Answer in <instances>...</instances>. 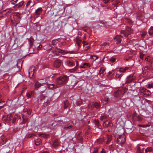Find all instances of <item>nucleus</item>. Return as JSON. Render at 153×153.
<instances>
[{"instance_id":"f257e3e1","label":"nucleus","mask_w":153,"mask_h":153,"mask_svg":"<svg viewBox=\"0 0 153 153\" xmlns=\"http://www.w3.org/2000/svg\"><path fill=\"white\" fill-rule=\"evenodd\" d=\"M68 77L65 76H61L57 78L56 80V83L58 85H63L68 82Z\"/></svg>"},{"instance_id":"f03ea898","label":"nucleus","mask_w":153,"mask_h":153,"mask_svg":"<svg viewBox=\"0 0 153 153\" xmlns=\"http://www.w3.org/2000/svg\"><path fill=\"white\" fill-rule=\"evenodd\" d=\"M128 68L126 67L125 68H121L119 70V71H117L115 75L116 79L120 80L121 77L123 76L122 73L125 72L127 70Z\"/></svg>"},{"instance_id":"7ed1b4c3","label":"nucleus","mask_w":153,"mask_h":153,"mask_svg":"<svg viewBox=\"0 0 153 153\" xmlns=\"http://www.w3.org/2000/svg\"><path fill=\"white\" fill-rule=\"evenodd\" d=\"M126 141V136L124 135H120L117 139V142L118 144L121 145Z\"/></svg>"},{"instance_id":"20e7f679","label":"nucleus","mask_w":153,"mask_h":153,"mask_svg":"<svg viewBox=\"0 0 153 153\" xmlns=\"http://www.w3.org/2000/svg\"><path fill=\"white\" fill-rule=\"evenodd\" d=\"M28 42L30 45L29 52L30 53H33L36 49V47L34 45H33V41L31 40L28 39Z\"/></svg>"},{"instance_id":"39448f33","label":"nucleus","mask_w":153,"mask_h":153,"mask_svg":"<svg viewBox=\"0 0 153 153\" xmlns=\"http://www.w3.org/2000/svg\"><path fill=\"white\" fill-rule=\"evenodd\" d=\"M124 93V90L121 88H120L117 91L114 92V95L115 97H118L123 94Z\"/></svg>"},{"instance_id":"423d86ee","label":"nucleus","mask_w":153,"mask_h":153,"mask_svg":"<svg viewBox=\"0 0 153 153\" xmlns=\"http://www.w3.org/2000/svg\"><path fill=\"white\" fill-rule=\"evenodd\" d=\"M47 79H40L39 82H36L35 84L36 88H38L41 86V84L47 83Z\"/></svg>"},{"instance_id":"0eeeda50","label":"nucleus","mask_w":153,"mask_h":153,"mask_svg":"<svg viewBox=\"0 0 153 153\" xmlns=\"http://www.w3.org/2000/svg\"><path fill=\"white\" fill-rule=\"evenodd\" d=\"M13 119V116L11 114H8L7 116H4L3 118V120L7 123L10 122Z\"/></svg>"},{"instance_id":"6e6552de","label":"nucleus","mask_w":153,"mask_h":153,"mask_svg":"<svg viewBox=\"0 0 153 153\" xmlns=\"http://www.w3.org/2000/svg\"><path fill=\"white\" fill-rule=\"evenodd\" d=\"M56 53H62L63 54H65L66 53H69L70 54L75 53L73 51H70L67 53H66L65 51H64L63 50H62V49H58L56 51Z\"/></svg>"},{"instance_id":"1a4fd4ad","label":"nucleus","mask_w":153,"mask_h":153,"mask_svg":"<svg viewBox=\"0 0 153 153\" xmlns=\"http://www.w3.org/2000/svg\"><path fill=\"white\" fill-rule=\"evenodd\" d=\"M123 37L120 35H117L114 38V40L117 44L121 43Z\"/></svg>"},{"instance_id":"9d476101","label":"nucleus","mask_w":153,"mask_h":153,"mask_svg":"<svg viewBox=\"0 0 153 153\" xmlns=\"http://www.w3.org/2000/svg\"><path fill=\"white\" fill-rule=\"evenodd\" d=\"M13 10L10 8L7 9L5 10L2 11V13L4 15V16H6L8 15L10 13H11Z\"/></svg>"},{"instance_id":"9b49d317","label":"nucleus","mask_w":153,"mask_h":153,"mask_svg":"<svg viewBox=\"0 0 153 153\" xmlns=\"http://www.w3.org/2000/svg\"><path fill=\"white\" fill-rule=\"evenodd\" d=\"M62 62L59 59L56 60L54 63V66L56 68L59 67L61 65Z\"/></svg>"},{"instance_id":"f8f14e48","label":"nucleus","mask_w":153,"mask_h":153,"mask_svg":"<svg viewBox=\"0 0 153 153\" xmlns=\"http://www.w3.org/2000/svg\"><path fill=\"white\" fill-rule=\"evenodd\" d=\"M101 48H102L104 49L108 50L110 48V44L105 42L101 44Z\"/></svg>"},{"instance_id":"ddd939ff","label":"nucleus","mask_w":153,"mask_h":153,"mask_svg":"<svg viewBox=\"0 0 153 153\" xmlns=\"http://www.w3.org/2000/svg\"><path fill=\"white\" fill-rule=\"evenodd\" d=\"M35 70V67L33 66H31L29 69L28 74L30 76V75L33 76L34 73V71Z\"/></svg>"},{"instance_id":"4468645a","label":"nucleus","mask_w":153,"mask_h":153,"mask_svg":"<svg viewBox=\"0 0 153 153\" xmlns=\"http://www.w3.org/2000/svg\"><path fill=\"white\" fill-rule=\"evenodd\" d=\"M103 126L105 127H108V126H113L112 123H111L110 121L106 120L103 123Z\"/></svg>"},{"instance_id":"2eb2a0df","label":"nucleus","mask_w":153,"mask_h":153,"mask_svg":"<svg viewBox=\"0 0 153 153\" xmlns=\"http://www.w3.org/2000/svg\"><path fill=\"white\" fill-rule=\"evenodd\" d=\"M137 151L140 153H145V150H144V148L143 146H139L138 145L137 146Z\"/></svg>"},{"instance_id":"dca6fc26","label":"nucleus","mask_w":153,"mask_h":153,"mask_svg":"<svg viewBox=\"0 0 153 153\" xmlns=\"http://www.w3.org/2000/svg\"><path fill=\"white\" fill-rule=\"evenodd\" d=\"M90 67V65L89 63H84L81 65L79 67L80 68H87Z\"/></svg>"},{"instance_id":"f3484780","label":"nucleus","mask_w":153,"mask_h":153,"mask_svg":"<svg viewBox=\"0 0 153 153\" xmlns=\"http://www.w3.org/2000/svg\"><path fill=\"white\" fill-rule=\"evenodd\" d=\"M42 11V9L41 7L38 8L35 11V14L37 16L39 15Z\"/></svg>"},{"instance_id":"a211bd4d","label":"nucleus","mask_w":153,"mask_h":153,"mask_svg":"<svg viewBox=\"0 0 153 153\" xmlns=\"http://www.w3.org/2000/svg\"><path fill=\"white\" fill-rule=\"evenodd\" d=\"M134 80V78L131 76H129L127 77L126 79V82L127 83H130Z\"/></svg>"},{"instance_id":"6ab92c4d","label":"nucleus","mask_w":153,"mask_h":153,"mask_svg":"<svg viewBox=\"0 0 153 153\" xmlns=\"http://www.w3.org/2000/svg\"><path fill=\"white\" fill-rule=\"evenodd\" d=\"M67 64L68 66H73L75 65L74 62H73L72 61H67Z\"/></svg>"},{"instance_id":"aec40b11","label":"nucleus","mask_w":153,"mask_h":153,"mask_svg":"<svg viewBox=\"0 0 153 153\" xmlns=\"http://www.w3.org/2000/svg\"><path fill=\"white\" fill-rule=\"evenodd\" d=\"M93 107L95 108L96 109H98L100 108V103L97 102H95L93 104Z\"/></svg>"},{"instance_id":"412c9836","label":"nucleus","mask_w":153,"mask_h":153,"mask_svg":"<svg viewBox=\"0 0 153 153\" xmlns=\"http://www.w3.org/2000/svg\"><path fill=\"white\" fill-rule=\"evenodd\" d=\"M59 144V143L57 140H56L53 142L52 146L54 147H56L58 146Z\"/></svg>"},{"instance_id":"4be33fe9","label":"nucleus","mask_w":153,"mask_h":153,"mask_svg":"<svg viewBox=\"0 0 153 153\" xmlns=\"http://www.w3.org/2000/svg\"><path fill=\"white\" fill-rule=\"evenodd\" d=\"M148 32L150 36H153V27H151L149 30Z\"/></svg>"},{"instance_id":"5701e85b","label":"nucleus","mask_w":153,"mask_h":153,"mask_svg":"<svg viewBox=\"0 0 153 153\" xmlns=\"http://www.w3.org/2000/svg\"><path fill=\"white\" fill-rule=\"evenodd\" d=\"M41 140L39 138L36 139L35 140V143L36 145H39L42 143Z\"/></svg>"},{"instance_id":"b1692460","label":"nucleus","mask_w":153,"mask_h":153,"mask_svg":"<svg viewBox=\"0 0 153 153\" xmlns=\"http://www.w3.org/2000/svg\"><path fill=\"white\" fill-rule=\"evenodd\" d=\"M0 140H1V141L3 144H4L5 143L7 140L6 139L4 138L3 135H2L0 137Z\"/></svg>"},{"instance_id":"393cba45","label":"nucleus","mask_w":153,"mask_h":153,"mask_svg":"<svg viewBox=\"0 0 153 153\" xmlns=\"http://www.w3.org/2000/svg\"><path fill=\"white\" fill-rule=\"evenodd\" d=\"M24 4V2L23 1H21L17 4V6L18 8L22 7Z\"/></svg>"},{"instance_id":"a878e982","label":"nucleus","mask_w":153,"mask_h":153,"mask_svg":"<svg viewBox=\"0 0 153 153\" xmlns=\"http://www.w3.org/2000/svg\"><path fill=\"white\" fill-rule=\"evenodd\" d=\"M105 69L103 68H101L99 71V74L100 75L101 74H102V75L104 74V72L105 71Z\"/></svg>"},{"instance_id":"bb28decb","label":"nucleus","mask_w":153,"mask_h":153,"mask_svg":"<svg viewBox=\"0 0 153 153\" xmlns=\"http://www.w3.org/2000/svg\"><path fill=\"white\" fill-rule=\"evenodd\" d=\"M135 113L133 114V118L134 119H137V120L138 121H140L142 120V118L140 116H135Z\"/></svg>"},{"instance_id":"cd10ccee","label":"nucleus","mask_w":153,"mask_h":153,"mask_svg":"<svg viewBox=\"0 0 153 153\" xmlns=\"http://www.w3.org/2000/svg\"><path fill=\"white\" fill-rule=\"evenodd\" d=\"M69 104L67 100L65 101L64 102V108L65 109L69 106Z\"/></svg>"},{"instance_id":"c85d7f7f","label":"nucleus","mask_w":153,"mask_h":153,"mask_svg":"<svg viewBox=\"0 0 153 153\" xmlns=\"http://www.w3.org/2000/svg\"><path fill=\"white\" fill-rule=\"evenodd\" d=\"M54 86L55 85L54 84H48L47 85V87L50 89H52L54 88H56V87H55Z\"/></svg>"},{"instance_id":"c756f323","label":"nucleus","mask_w":153,"mask_h":153,"mask_svg":"<svg viewBox=\"0 0 153 153\" xmlns=\"http://www.w3.org/2000/svg\"><path fill=\"white\" fill-rule=\"evenodd\" d=\"M152 151V148L151 147H148L145 150V153H147L148 152H151Z\"/></svg>"},{"instance_id":"7c9ffc66","label":"nucleus","mask_w":153,"mask_h":153,"mask_svg":"<svg viewBox=\"0 0 153 153\" xmlns=\"http://www.w3.org/2000/svg\"><path fill=\"white\" fill-rule=\"evenodd\" d=\"M107 141L106 143L107 144H108L111 140V136L108 135L107 136Z\"/></svg>"},{"instance_id":"2f4dec72","label":"nucleus","mask_w":153,"mask_h":153,"mask_svg":"<svg viewBox=\"0 0 153 153\" xmlns=\"http://www.w3.org/2000/svg\"><path fill=\"white\" fill-rule=\"evenodd\" d=\"M150 92L149 91L146 89L145 91L144 95L146 96H149L150 95Z\"/></svg>"},{"instance_id":"473e14b6","label":"nucleus","mask_w":153,"mask_h":153,"mask_svg":"<svg viewBox=\"0 0 153 153\" xmlns=\"http://www.w3.org/2000/svg\"><path fill=\"white\" fill-rule=\"evenodd\" d=\"M109 60L111 62L113 63L115 62L116 59V58L114 57H112L110 58Z\"/></svg>"},{"instance_id":"72a5a7b5","label":"nucleus","mask_w":153,"mask_h":153,"mask_svg":"<svg viewBox=\"0 0 153 153\" xmlns=\"http://www.w3.org/2000/svg\"><path fill=\"white\" fill-rule=\"evenodd\" d=\"M103 104H106L108 102V98L106 99L105 100H101Z\"/></svg>"},{"instance_id":"f704fd0d","label":"nucleus","mask_w":153,"mask_h":153,"mask_svg":"<svg viewBox=\"0 0 153 153\" xmlns=\"http://www.w3.org/2000/svg\"><path fill=\"white\" fill-rule=\"evenodd\" d=\"M104 140L102 139H97V142L99 144H101L104 141Z\"/></svg>"},{"instance_id":"c9c22d12","label":"nucleus","mask_w":153,"mask_h":153,"mask_svg":"<svg viewBox=\"0 0 153 153\" xmlns=\"http://www.w3.org/2000/svg\"><path fill=\"white\" fill-rule=\"evenodd\" d=\"M106 118H107L106 116H103L100 117V119L101 120L105 121H105L106 120H105L106 119Z\"/></svg>"},{"instance_id":"e433bc0d","label":"nucleus","mask_w":153,"mask_h":153,"mask_svg":"<svg viewBox=\"0 0 153 153\" xmlns=\"http://www.w3.org/2000/svg\"><path fill=\"white\" fill-rule=\"evenodd\" d=\"M76 68V67H74L73 68L69 69V71L70 72L73 73L77 69Z\"/></svg>"},{"instance_id":"4c0bfd02","label":"nucleus","mask_w":153,"mask_h":153,"mask_svg":"<svg viewBox=\"0 0 153 153\" xmlns=\"http://www.w3.org/2000/svg\"><path fill=\"white\" fill-rule=\"evenodd\" d=\"M147 34V33L145 31L143 32L141 34V37L144 38Z\"/></svg>"},{"instance_id":"58836bf2","label":"nucleus","mask_w":153,"mask_h":153,"mask_svg":"<svg viewBox=\"0 0 153 153\" xmlns=\"http://www.w3.org/2000/svg\"><path fill=\"white\" fill-rule=\"evenodd\" d=\"M98 58V57L96 55H93L91 56V59L94 61H95Z\"/></svg>"},{"instance_id":"ea45409f","label":"nucleus","mask_w":153,"mask_h":153,"mask_svg":"<svg viewBox=\"0 0 153 153\" xmlns=\"http://www.w3.org/2000/svg\"><path fill=\"white\" fill-rule=\"evenodd\" d=\"M77 138L78 140L80 141H82L83 140V138L82 135H78Z\"/></svg>"},{"instance_id":"a19ab883","label":"nucleus","mask_w":153,"mask_h":153,"mask_svg":"<svg viewBox=\"0 0 153 153\" xmlns=\"http://www.w3.org/2000/svg\"><path fill=\"white\" fill-rule=\"evenodd\" d=\"M100 23L101 24H104L106 26L108 25L107 23L104 20L101 21H100Z\"/></svg>"},{"instance_id":"79ce46f5","label":"nucleus","mask_w":153,"mask_h":153,"mask_svg":"<svg viewBox=\"0 0 153 153\" xmlns=\"http://www.w3.org/2000/svg\"><path fill=\"white\" fill-rule=\"evenodd\" d=\"M58 42V40H53L52 42V44L53 45H55Z\"/></svg>"},{"instance_id":"37998d69","label":"nucleus","mask_w":153,"mask_h":153,"mask_svg":"<svg viewBox=\"0 0 153 153\" xmlns=\"http://www.w3.org/2000/svg\"><path fill=\"white\" fill-rule=\"evenodd\" d=\"M44 47L45 48H47L49 50H51L52 48L51 47L50 45H45V46H44Z\"/></svg>"},{"instance_id":"c03bdc74","label":"nucleus","mask_w":153,"mask_h":153,"mask_svg":"<svg viewBox=\"0 0 153 153\" xmlns=\"http://www.w3.org/2000/svg\"><path fill=\"white\" fill-rule=\"evenodd\" d=\"M139 126L143 128L149 127V125H139Z\"/></svg>"},{"instance_id":"a18cd8bd","label":"nucleus","mask_w":153,"mask_h":153,"mask_svg":"<svg viewBox=\"0 0 153 153\" xmlns=\"http://www.w3.org/2000/svg\"><path fill=\"white\" fill-rule=\"evenodd\" d=\"M131 58V56H126L125 57V59L126 60V61H128V60L129 59Z\"/></svg>"},{"instance_id":"49530a36","label":"nucleus","mask_w":153,"mask_h":153,"mask_svg":"<svg viewBox=\"0 0 153 153\" xmlns=\"http://www.w3.org/2000/svg\"><path fill=\"white\" fill-rule=\"evenodd\" d=\"M31 111H32V110L30 109H27V113L28 115H30L31 113Z\"/></svg>"},{"instance_id":"de8ad7c7","label":"nucleus","mask_w":153,"mask_h":153,"mask_svg":"<svg viewBox=\"0 0 153 153\" xmlns=\"http://www.w3.org/2000/svg\"><path fill=\"white\" fill-rule=\"evenodd\" d=\"M81 42L82 41H79L77 42V44L78 46L80 47L82 45Z\"/></svg>"},{"instance_id":"09e8293b","label":"nucleus","mask_w":153,"mask_h":153,"mask_svg":"<svg viewBox=\"0 0 153 153\" xmlns=\"http://www.w3.org/2000/svg\"><path fill=\"white\" fill-rule=\"evenodd\" d=\"M71 127V126H65L64 127V128L67 130V129H70Z\"/></svg>"},{"instance_id":"8fccbe9b","label":"nucleus","mask_w":153,"mask_h":153,"mask_svg":"<svg viewBox=\"0 0 153 153\" xmlns=\"http://www.w3.org/2000/svg\"><path fill=\"white\" fill-rule=\"evenodd\" d=\"M39 136L41 137H47L46 135L43 134H39Z\"/></svg>"},{"instance_id":"3c124183","label":"nucleus","mask_w":153,"mask_h":153,"mask_svg":"<svg viewBox=\"0 0 153 153\" xmlns=\"http://www.w3.org/2000/svg\"><path fill=\"white\" fill-rule=\"evenodd\" d=\"M146 90V89L143 88L140 90V91L141 93H143V94L144 95L145 93V91Z\"/></svg>"},{"instance_id":"603ef678","label":"nucleus","mask_w":153,"mask_h":153,"mask_svg":"<svg viewBox=\"0 0 153 153\" xmlns=\"http://www.w3.org/2000/svg\"><path fill=\"white\" fill-rule=\"evenodd\" d=\"M95 125L97 126H99V122L98 120H95Z\"/></svg>"},{"instance_id":"864d4df0","label":"nucleus","mask_w":153,"mask_h":153,"mask_svg":"<svg viewBox=\"0 0 153 153\" xmlns=\"http://www.w3.org/2000/svg\"><path fill=\"white\" fill-rule=\"evenodd\" d=\"M75 62L76 64V65L75 67H76V68H77V69L78 68V65H79L78 62L77 61H75Z\"/></svg>"},{"instance_id":"5fc2aeb1","label":"nucleus","mask_w":153,"mask_h":153,"mask_svg":"<svg viewBox=\"0 0 153 153\" xmlns=\"http://www.w3.org/2000/svg\"><path fill=\"white\" fill-rule=\"evenodd\" d=\"M31 2V1H28L27 3L26 7H28L30 5V4Z\"/></svg>"},{"instance_id":"6e6d98bb","label":"nucleus","mask_w":153,"mask_h":153,"mask_svg":"<svg viewBox=\"0 0 153 153\" xmlns=\"http://www.w3.org/2000/svg\"><path fill=\"white\" fill-rule=\"evenodd\" d=\"M153 87V85L151 84H149L148 85L147 87L149 88H151Z\"/></svg>"},{"instance_id":"4d7b16f0","label":"nucleus","mask_w":153,"mask_h":153,"mask_svg":"<svg viewBox=\"0 0 153 153\" xmlns=\"http://www.w3.org/2000/svg\"><path fill=\"white\" fill-rule=\"evenodd\" d=\"M13 1V0H12L10 1V3L12 4L15 5L16 4V3L15 2H14Z\"/></svg>"},{"instance_id":"13d9d810","label":"nucleus","mask_w":153,"mask_h":153,"mask_svg":"<svg viewBox=\"0 0 153 153\" xmlns=\"http://www.w3.org/2000/svg\"><path fill=\"white\" fill-rule=\"evenodd\" d=\"M4 15L2 13V11L0 13V18L4 17Z\"/></svg>"},{"instance_id":"bf43d9fd","label":"nucleus","mask_w":153,"mask_h":153,"mask_svg":"<svg viewBox=\"0 0 153 153\" xmlns=\"http://www.w3.org/2000/svg\"><path fill=\"white\" fill-rule=\"evenodd\" d=\"M98 152L97 149L96 148L94 149V151L93 152V153H97Z\"/></svg>"},{"instance_id":"052dcab7","label":"nucleus","mask_w":153,"mask_h":153,"mask_svg":"<svg viewBox=\"0 0 153 153\" xmlns=\"http://www.w3.org/2000/svg\"><path fill=\"white\" fill-rule=\"evenodd\" d=\"M42 46L41 45H39V46L37 47V49L38 50H40L42 47Z\"/></svg>"},{"instance_id":"680f3d73","label":"nucleus","mask_w":153,"mask_h":153,"mask_svg":"<svg viewBox=\"0 0 153 153\" xmlns=\"http://www.w3.org/2000/svg\"><path fill=\"white\" fill-rule=\"evenodd\" d=\"M16 117H14L13 118V120H12V122L13 123H15L16 120Z\"/></svg>"},{"instance_id":"e2e57ef3","label":"nucleus","mask_w":153,"mask_h":153,"mask_svg":"<svg viewBox=\"0 0 153 153\" xmlns=\"http://www.w3.org/2000/svg\"><path fill=\"white\" fill-rule=\"evenodd\" d=\"M20 15V14L19 13H15V15L17 16L18 17H19Z\"/></svg>"},{"instance_id":"0e129e2a","label":"nucleus","mask_w":153,"mask_h":153,"mask_svg":"<svg viewBox=\"0 0 153 153\" xmlns=\"http://www.w3.org/2000/svg\"><path fill=\"white\" fill-rule=\"evenodd\" d=\"M124 35L126 37H128L129 35V34H128L127 33L125 32L124 33Z\"/></svg>"},{"instance_id":"69168bd1","label":"nucleus","mask_w":153,"mask_h":153,"mask_svg":"<svg viewBox=\"0 0 153 153\" xmlns=\"http://www.w3.org/2000/svg\"><path fill=\"white\" fill-rule=\"evenodd\" d=\"M32 95V93L31 92H30V93H29L27 94V96L28 97H30L31 95Z\"/></svg>"},{"instance_id":"338daca9","label":"nucleus","mask_w":153,"mask_h":153,"mask_svg":"<svg viewBox=\"0 0 153 153\" xmlns=\"http://www.w3.org/2000/svg\"><path fill=\"white\" fill-rule=\"evenodd\" d=\"M110 0H103L104 2L105 3H107Z\"/></svg>"},{"instance_id":"774afa93","label":"nucleus","mask_w":153,"mask_h":153,"mask_svg":"<svg viewBox=\"0 0 153 153\" xmlns=\"http://www.w3.org/2000/svg\"><path fill=\"white\" fill-rule=\"evenodd\" d=\"M108 74L110 76H111V75H113V74L112 73V71H109L108 72Z\"/></svg>"}]
</instances>
